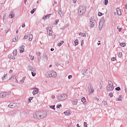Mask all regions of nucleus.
<instances>
[{
    "mask_svg": "<svg viewBox=\"0 0 127 127\" xmlns=\"http://www.w3.org/2000/svg\"><path fill=\"white\" fill-rule=\"evenodd\" d=\"M115 89V86H114V84H113V82L112 81H108V84L107 86V90L108 91H113Z\"/></svg>",
    "mask_w": 127,
    "mask_h": 127,
    "instance_id": "1",
    "label": "nucleus"
},
{
    "mask_svg": "<svg viewBox=\"0 0 127 127\" xmlns=\"http://www.w3.org/2000/svg\"><path fill=\"white\" fill-rule=\"evenodd\" d=\"M33 118L36 120H41V115H40V112H36L33 115Z\"/></svg>",
    "mask_w": 127,
    "mask_h": 127,
    "instance_id": "2",
    "label": "nucleus"
},
{
    "mask_svg": "<svg viewBox=\"0 0 127 127\" xmlns=\"http://www.w3.org/2000/svg\"><path fill=\"white\" fill-rule=\"evenodd\" d=\"M86 11V8L85 7L80 6L78 9V12L79 14L82 15L84 14Z\"/></svg>",
    "mask_w": 127,
    "mask_h": 127,
    "instance_id": "3",
    "label": "nucleus"
},
{
    "mask_svg": "<svg viewBox=\"0 0 127 127\" xmlns=\"http://www.w3.org/2000/svg\"><path fill=\"white\" fill-rule=\"evenodd\" d=\"M67 98V95L66 94H61L58 97L59 101H64Z\"/></svg>",
    "mask_w": 127,
    "mask_h": 127,
    "instance_id": "4",
    "label": "nucleus"
},
{
    "mask_svg": "<svg viewBox=\"0 0 127 127\" xmlns=\"http://www.w3.org/2000/svg\"><path fill=\"white\" fill-rule=\"evenodd\" d=\"M9 108L14 109V108H18V104L16 103H11L8 105Z\"/></svg>",
    "mask_w": 127,
    "mask_h": 127,
    "instance_id": "5",
    "label": "nucleus"
},
{
    "mask_svg": "<svg viewBox=\"0 0 127 127\" xmlns=\"http://www.w3.org/2000/svg\"><path fill=\"white\" fill-rule=\"evenodd\" d=\"M47 29L48 30L47 33L48 35H49L50 36H51L52 35V31H51L52 30V28H51V26H49L47 28Z\"/></svg>",
    "mask_w": 127,
    "mask_h": 127,
    "instance_id": "6",
    "label": "nucleus"
},
{
    "mask_svg": "<svg viewBox=\"0 0 127 127\" xmlns=\"http://www.w3.org/2000/svg\"><path fill=\"white\" fill-rule=\"evenodd\" d=\"M50 77H57V73H56V72L55 71H51L50 72H49V74Z\"/></svg>",
    "mask_w": 127,
    "mask_h": 127,
    "instance_id": "7",
    "label": "nucleus"
},
{
    "mask_svg": "<svg viewBox=\"0 0 127 127\" xmlns=\"http://www.w3.org/2000/svg\"><path fill=\"white\" fill-rule=\"evenodd\" d=\"M40 115L41 116V119H44V118L47 117V113L44 111L40 112Z\"/></svg>",
    "mask_w": 127,
    "mask_h": 127,
    "instance_id": "8",
    "label": "nucleus"
},
{
    "mask_svg": "<svg viewBox=\"0 0 127 127\" xmlns=\"http://www.w3.org/2000/svg\"><path fill=\"white\" fill-rule=\"evenodd\" d=\"M104 20H101L99 22V29L101 30L104 26Z\"/></svg>",
    "mask_w": 127,
    "mask_h": 127,
    "instance_id": "9",
    "label": "nucleus"
},
{
    "mask_svg": "<svg viewBox=\"0 0 127 127\" xmlns=\"http://www.w3.org/2000/svg\"><path fill=\"white\" fill-rule=\"evenodd\" d=\"M90 23L91 24V26L92 27H93V26H95V24L96 23V21L93 19H91L90 21Z\"/></svg>",
    "mask_w": 127,
    "mask_h": 127,
    "instance_id": "10",
    "label": "nucleus"
},
{
    "mask_svg": "<svg viewBox=\"0 0 127 127\" xmlns=\"http://www.w3.org/2000/svg\"><path fill=\"white\" fill-rule=\"evenodd\" d=\"M7 95V93L6 92H1L0 93V98H4V97H6Z\"/></svg>",
    "mask_w": 127,
    "mask_h": 127,
    "instance_id": "11",
    "label": "nucleus"
},
{
    "mask_svg": "<svg viewBox=\"0 0 127 127\" xmlns=\"http://www.w3.org/2000/svg\"><path fill=\"white\" fill-rule=\"evenodd\" d=\"M116 11L118 15H122V11H121V9L119 8H117L116 9Z\"/></svg>",
    "mask_w": 127,
    "mask_h": 127,
    "instance_id": "12",
    "label": "nucleus"
},
{
    "mask_svg": "<svg viewBox=\"0 0 127 127\" xmlns=\"http://www.w3.org/2000/svg\"><path fill=\"white\" fill-rule=\"evenodd\" d=\"M8 58H9V59H12V60H15V58L14 56H13V55H9L8 56Z\"/></svg>",
    "mask_w": 127,
    "mask_h": 127,
    "instance_id": "13",
    "label": "nucleus"
},
{
    "mask_svg": "<svg viewBox=\"0 0 127 127\" xmlns=\"http://www.w3.org/2000/svg\"><path fill=\"white\" fill-rule=\"evenodd\" d=\"M19 50L20 53H23V52H24V47L23 46H22L20 47Z\"/></svg>",
    "mask_w": 127,
    "mask_h": 127,
    "instance_id": "14",
    "label": "nucleus"
},
{
    "mask_svg": "<svg viewBox=\"0 0 127 127\" xmlns=\"http://www.w3.org/2000/svg\"><path fill=\"white\" fill-rule=\"evenodd\" d=\"M14 16V12L13 11L11 12V14L9 15V17L10 18H13Z\"/></svg>",
    "mask_w": 127,
    "mask_h": 127,
    "instance_id": "15",
    "label": "nucleus"
},
{
    "mask_svg": "<svg viewBox=\"0 0 127 127\" xmlns=\"http://www.w3.org/2000/svg\"><path fill=\"white\" fill-rule=\"evenodd\" d=\"M64 114L65 116H70V115H71V112H70V111H66L64 112Z\"/></svg>",
    "mask_w": 127,
    "mask_h": 127,
    "instance_id": "16",
    "label": "nucleus"
},
{
    "mask_svg": "<svg viewBox=\"0 0 127 127\" xmlns=\"http://www.w3.org/2000/svg\"><path fill=\"white\" fill-rule=\"evenodd\" d=\"M94 92V88H93V87L92 85H90V90H89L88 93L89 94H92Z\"/></svg>",
    "mask_w": 127,
    "mask_h": 127,
    "instance_id": "17",
    "label": "nucleus"
},
{
    "mask_svg": "<svg viewBox=\"0 0 127 127\" xmlns=\"http://www.w3.org/2000/svg\"><path fill=\"white\" fill-rule=\"evenodd\" d=\"M38 89L36 88L35 90H33V95H36V94H38Z\"/></svg>",
    "mask_w": 127,
    "mask_h": 127,
    "instance_id": "18",
    "label": "nucleus"
},
{
    "mask_svg": "<svg viewBox=\"0 0 127 127\" xmlns=\"http://www.w3.org/2000/svg\"><path fill=\"white\" fill-rule=\"evenodd\" d=\"M123 100V96L120 95L118 98L117 99V101H121Z\"/></svg>",
    "mask_w": 127,
    "mask_h": 127,
    "instance_id": "19",
    "label": "nucleus"
},
{
    "mask_svg": "<svg viewBox=\"0 0 127 127\" xmlns=\"http://www.w3.org/2000/svg\"><path fill=\"white\" fill-rule=\"evenodd\" d=\"M13 56H14L15 57V56H16V55H17V51L16 50H14L13 51Z\"/></svg>",
    "mask_w": 127,
    "mask_h": 127,
    "instance_id": "20",
    "label": "nucleus"
},
{
    "mask_svg": "<svg viewBox=\"0 0 127 127\" xmlns=\"http://www.w3.org/2000/svg\"><path fill=\"white\" fill-rule=\"evenodd\" d=\"M33 38V36H32V34H30L29 35V41H32Z\"/></svg>",
    "mask_w": 127,
    "mask_h": 127,
    "instance_id": "21",
    "label": "nucleus"
},
{
    "mask_svg": "<svg viewBox=\"0 0 127 127\" xmlns=\"http://www.w3.org/2000/svg\"><path fill=\"white\" fill-rule=\"evenodd\" d=\"M25 79H26V77L24 76L22 79L19 81V83H24V81H25Z\"/></svg>",
    "mask_w": 127,
    "mask_h": 127,
    "instance_id": "22",
    "label": "nucleus"
},
{
    "mask_svg": "<svg viewBox=\"0 0 127 127\" xmlns=\"http://www.w3.org/2000/svg\"><path fill=\"white\" fill-rule=\"evenodd\" d=\"M86 98L85 97H83L81 99V102H82L83 104H86Z\"/></svg>",
    "mask_w": 127,
    "mask_h": 127,
    "instance_id": "23",
    "label": "nucleus"
},
{
    "mask_svg": "<svg viewBox=\"0 0 127 127\" xmlns=\"http://www.w3.org/2000/svg\"><path fill=\"white\" fill-rule=\"evenodd\" d=\"M79 35L80 36H82V37H86V34L85 33H79Z\"/></svg>",
    "mask_w": 127,
    "mask_h": 127,
    "instance_id": "24",
    "label": "nucleus"
},
{
    "mask_svg": "<svg viewBox=\"0 0 127 127\" xmlns=\"http://www.w3.org/2000/svg\"><path fill=\"white\" fill-rule=\"evenodd\" d=\"M118 57H119V58H121V57H123V53L122 52H120L118 53Z\"/></svg>",
    "mask_w": 127,
    "mask_h": 127,
    "instance_id": "25",
    "label": "nucleus"
},
{
    "mask_svg": "<svg viewBox=\"0 0 127 127\" xmlns=\"http://www.w3.org/2000/svg\"><path fill=\"white\" fill-rule=\"evenodd\" d=\"M72 103L73 105H77V103H78V102L77 101V100H74L72 101Z\"/></svg>",
    "mask_w": 127,
    "mask_h": 127,
    "instance_id": "26",
    "label": "nucleus"
},
{
    "mask_svg": "<svg viewBox=\"0 0 127 127\" xmlns=\"http://www.w3.org/2000/svg\"><path fill=\"white\" fill-rule=\"evenodd\" d=\"M59 14H60V16H61V17H63L64 14H63V13L62 12V11L60 10L59 11Z\"/></svg>",
    "mask_w": 127,
    "mask_h": 127,
    "instance_id": "27",
    "label": "nucleus"
},
{
    "mask_svg": "<svg viewBox=\"0 0 127 127\" xmlns=\"http://www.w3.org/2000/svg\"><path fill=\"white\" fill-rule=\"evenodd\" d=\"M120 45L122 47H126V45H127V44H126V43H120Z\"/></svg>",
    "mask_w": 127,
    "mask_h": 127,
    "instance_id": "28",
    "label": "nucleus"
},
{
    "mask_svg": "<svg viewBox=\"0 0 127 127\" xmlns=\"http://www.w3.org/2000/svg\"><path fill=\"white\" fill-rule=\"evenodd\" d=\"M8 78V76H7V74H6L2 78V80H5L6 79H7Z\"/></svg>",
    "mask_w": 127,
    "mask_h": 127,
    "instance_id": "29",
    "label": "nucleus"
},
{
    "mask_svg": "<svg viewBox=\"0 0 127 127\" xmlns=\"http://www.w3.org/2000/svg\"><path fill=\"white\" fill-rule=\"evenodd\" d=\"M63 43H64V41H61V42L58 44L59 46H61V45H62Z\"/></svg>",
    "mask_w": 127,
    "mask_h": 127,
    "instance_id": "30",
    "label": "nucleus"
},
{
    "mask_svg": "<svg viewBox=\"0 0 127 127\" xmlns=\"http://www.w3.org/2000/svg\"><path fill=\"white\" fill-rule=\"evenodd\" d=\"M36 10V8H34L31 11V13L32 14H33V13H34V11H35Z\"/></svg>",
    "mask_w": 127,
    "mask_h": 127,
    "instance_id": "31",
    "label": "nucleus"
},
{
    "mask_svg": "<svg viewBox=\"0 0 127 127\" xmlns=\"http://www.w3.org/2000/svg\"><path fill=\"white\" fill-rule=\"evenodd\" d=\"M17 38H18V37H17V38H16V37H15V38L13 39V42H16V41H17Z\"/></svg>",
    "mask_w": 127,
    "mask_h": 127,
    "instance_id": "32",
    "label": "nucleus"
},
{
    "mask_svg": "<svg viewBox=\"0 0 127 127\" xmlns=\"http://www.w3.org/2000/svg\"><path fill=\"white\" fill-rule=\"evenodd\" d=\"M102 103H103V105H104V106L107 105V101H105V100H103V101H102Z\"/></svg>",
    "mask_w": 127,
    "mask_h": 127,
    "instance_id": "33",
    "label": "nucleus"
},
{
    "mask_svg": "<svg viewBox=\"0 0 127 127\" xmlns=\"http://www.w3.org/2000/svg\"><path fill=\"white\" fill-rule=\"evenodd\" d=\"M30 59L32 61H33V60H34V56H30Z\"/></svg>",
    "mask_w": 127,
    "mask_h": 127,
    "instance_id": "34",
    "label": "nucleus"
},
{
    "mask_svg": "<svg viewBox=\"0 0 127 127\" xmlns=\"http://www.w3.org/2000/svg\"><path fill=\"white\" fill-rule=\"evenodd\" d=\"M74 43H75V45L76 46L78 44V39L75 40Z\"/></svg>",
    "mask_w": 127,
    "mask_h": 127,
    "instance_id": "35",
    "label": "nucleus"
},
{
    "mask_svg": "<svg viewBox=\"0 0 127 127\" xmlns=\"http://www.w3.org/2000/svg\"><path fill=\"white\" fill-rule=\"evenodd\" d=\"M98 16H102L103 15V13L101 12H99L98 13Z\"/></svg>",
    "mask_w": 127,
    "mask_h": 127,
    "instance_id": "36",
    "label": "nucleus"
},
{
    "mask_svg": "<svg viewBox=\"0 0 127 127\" xmlns=\"http://www.w3.org/2000/svg\"><path fill=\"white\" fill-rule=\"evenodd\" d=\"M115 89L116 91H121V88L120 87H117Z\"/></svg>",
    "mask_w": 127,
    "mask_h": 127,
    "instance_id": "37",
    "label": "nucleus"
},
{
    "mask_svg": "<svg viewBox=\"0 0 127 127\" xmlns=\"http://www.w3.org/2000/svg\"><path fill=\"white\" fill-rule=\"evenodd\" d=\"M50 108H51V109H53V110H55V106H50Z\"/></svg>",
    "mask_w": 127,
    "mask_h": 127,
    "instance_id": "38",
    "label": "nucleus"
},
{
    "mask_svg": "<svg viewBox=\"0 0 127 127\" xmlns=\"http://www.w3.org/2000/svg\"><path fill=\"white\" fill-rule=\"evenodd\" d=\"M33 99V97H30L29 98V103H31V100Z\"/></svg>",
    "mask_w": 127,
    "mask_h": 127,
    "instance_id": "39",
    "label": "nucleus"
},
{
    "mask_svg": "<svg viewBox=\"0 0 127 127\" xmlns=\"http://www.w3.org/2000/svg\"><path fill=\"white\" fill-rule=\"evenodd\" d=\"M37 56L39 57H40V56L41 55V53H40V52H38L37 53Z\"/></svg>",
    "mask_w": 127,
    "mask_h": 127,
    "instance_id": "40",
    "label": "nucleus"
},
{
    "mask_svg": "<svg viewBox=\"0 0 127 127\" xmlns=\"http://www.w3.org/2000/svg\"><path fill=\"white\" fill-rule=\"evenodd\" d=\"M108 0H105V5H107L108 4Z\"/></svg>",
    "mask_w": 127,
    "mask_h": 127,
    "instance_id": "41",
    "label": "nucleus"
},
{
    "mask_svg": "<svg viewBox=\"0 0 127 127\" xmlns=\"http://www.w3.org/2000/svg\"><path fill=\"white\" fill-rule=\"evenodd\" d=\"M32 75L33 77H34V76H35V75H36V73L32 72Z\"/></svg>",
    "mask_w": 127,
    "mask_h": 127,
    "instance_id": "42",
    "label": "nucleus"
},
{
    "mask_svg": "<svg viewBox=\"0 0 127 127\" xmlns=\"http://www.w3.org/2000/svg\"><path fill=\"white\" fill-rule=\"evenodd\" d=\"M43 19L45 20L46 19H47V15L45 16L43 18Z\"/></svg>",
    "mask_w": 127,
    "mask_h": 127,
    "instance_id": "43",
    "label": "nucleus"
},
{
    "mask_svg": "<svg viewBox=\"0 0 127 127\" xmlns=\"http://www.w3.org/2000/svg\"><path fill=\"white\" fill-rule=\"evenodd\" d=\"M28 37V36H27V35H25L24 36V39H27Z\"/></svg>",
    "mask_w": 127,
    "mask_h": 127,
    "instance_id": "44",
    "label": "nucleus"
},
{
    "mask_svg": "<svg viewBox=\"0 0 127 127\" xmlns=\"http://www.w3.org/2000/svg\"><path fill=\"white\" fill-rule=\"evenodd\" d=\"M112 61H116V58H112L111 59Z\"/></svg>",
    "mask_w": 127,
    "mask_h": 127,
    "instance_id": "45",
    "label": "nucleus"
},
{
    "mask_svg": "<svg viewBox=\"0 0 127 127\" xmlns=\"http://www.w3.org/2000/svg\"><path fill=\"white\" fill-rule=\"evenodd\" d=\"M84 127H88V126L87 125V123H86V122L84 123Z\"/></svg>",
    "mask_w": 127,
    "mask_h": 127,
    "instance_id": "46",
    "label": "nucleus"
},
{
    "mask_svg": "<svg viewBox=\"0 0 127 127\" xmlns=\"http://www.w3.org/2000/svg\"><path fill=\"white\" fill-rule=\"evenodd\" d=\"M61 106H62L61 105H57V109H60V107H61Z\"/></svg>",
    "mask_w": 127,
    "mask_h": 127,
    "instance_id": "47",
    "label": "nucleus"
},
{
    "mask_svg": "<svg viewBox=\"0 0 127 127\" xmlns=\"http://www.w3.org/2000/svg\"><path fill=\"white\" fill-rule=\"evenodd\" d=\"M32 71H36V68H32Z\"/></svg>",
    "mask_w": 127,
    "mask_h": 127,
    "instance_id": "48",
    "label": "nucleus"
},
{
    "mask_svg": "<svg viewBox=\"0 0 127 127\" xmlns=\"http://www.w3.org/2000/svg\"><path fill=\"white\" fill-rule=\"evenodd\" d=\"M82 44H84V41L83 40H82L81 41V46H83L82 45Z\"/></svg>",
    "mask_w": 127,
    "mask_h": 127,
    "instance_id": "49",
    "label": "nucleus"
},
{
    "mask_svg": "<svg viewBox=\"0 0 127 127\" xmlns=\"http://www.w3.org/2000/svg\"><path fill=\"white\" fill-rule=\"evenodd\" d=\"M50 15H51V14L47 15V18H49Z\"/></svg>",
    "mask_w": 127,
    "mask_h": 127,
    "instance_id": "50",
    "label": "nucleus"
},
{
    "mask_svg": "<svg viewBox=\"0 0 127 127\" xmlns=\"http://www.w3.org/2000/svg\"><path fill=\"white\" fill-rule=\"evenodd\" d=\"M109 96H110V97H113V96H114V95H113L112 93H110V94H109Z\"/></svg>",
    "mask_w": 127,
    "mask_h": 127,
    "instance_id": "51",
    "label": "nucleus"
},
{
    "mask_svg": "<svg viewBox=\"0 0 127 127\" xmlns=\"http://www.w3.org/2000/svg\"><path fill=\"white\" fill-rule=\"evenodd\" d=\"M12 72H13L12 69H10L9 71V73H10H10H12Z\"/></svg>",
    "mask_w": 127,
    "mask_h": 127,
    "instance_id": "52",
    "label": "nucleus"
},
{
    "mask_svg": "<svg viewBox=\"0 0 127 127\" xmlns=\"http://www.w3.org/2000/svg\"><path fill=\"white\" fill-rule=\"evenodd\" d=\"M117 28H118V29H119V31H120V32L122 31V28H120L119 29L118 27H117Z\"/></svg>",
    "mask_w": 127,
    "mask_h": 127,
    "instance_id": "53",
    "label": "nucleus"
},
{
    "mask_svg": "<svg viewBox=\"0 0 127 127\" xmlns=\"http://www.w3.org/2000/svg\"><path fill=\"white\" fill-rule=\"evenodd\" d=\"M72 78V75H70L68 76V79H71Z\"/></svg>",
    "mask_w": 127,
    "mask_h": 127,
    "instance_id": "54",
    "label": "nucleus"
},
{
    "mask_svg": "<svg viewBox=\"0 0 127 127\" xmlns=\"http://www.w3.org/2000/svg\"><path fill=\"white\" fill-rule=\"evenodd\" d=\"M22 27H25V24H23L22 25Z\"/></svg>",
    "mask_w": 127,
    "mask_h": 127,
    "instance_id": "55",
    "label": "nucleus"
},
{
    "mask_svg": "<svg viewBox=\"0 0 127 127\" xmlns=\"http://www.w3.org/2000/svg\"><path fill=\"white\" fill-rule=\"evenodd\" d=\"M58 22H59V20H56V23H58Z\"/></svg>",
    "mask_w": 127,
    "mask_h": 127,
    "instance_id": "56",
    "label": "nucleus"
},
{
    "mask_svg": "<svg viewBox=\"0 0 127 127\" xmlns=\"http://www.w3.org/2000/svg\"><path fill=\"white\" fill-rule=\"evenodd\" d=\"M13 78H14V76L11 77V78H9V80H12V79H13Z\"/></svg>",
    "mask_w": 127,
    "mask_h": 127,
    "instance_id": "57",
    "label": "nucleus"
},
{
    "mask_svg": "<svg viewBox=\"0 0 127 127\" xmlns=\"http://www.w3.org/2000/svg\"><path fill=\"white\" fill-rule=\"evenodd\" d=\"M52 99H55V96L52 95Z\"/></svg>",
    "mask_w": 127,
    "mask_h": 127,
    "instance_id": "58",
    "label": "nucleus"
},
{
    "mask_svg": "<svg viewBox=\"0 0 127 127\" xmlns=\"http://www.w3.org/2000/svg\"><path fill=\"white\" fill-rule=\"evenodd\" d=\"M51 51H54V48H51Z\"/></svg>",
    "mask_w": 127,
    "mask_h": 127,
    "instance_id": "59",
    "label": "nucleus"
},
{
    "mask_svg": "<svg viewBox=\"0 0 127 127\" xmlns=\"http://www.w3.org/2000/svg\"><path fill=\"white\" fill-rule=\"evenodd\" d=\"M56 36H55V35H53V38H55Z\"/></svg>",
    "mask_w": 127,
    "mask_h": 127,
    "instance_id": "60",
    "label": "nucleus"
},
{
    "mask_svg": "<svg viewBox=\"0 0 127 127\" xmlns=\"http://www.w3.org/2000/svg\"><path fill=\"white\" fill-rule=\"evenodd\" d=\"M98 42H99V43H98V45H100V44H101V43H100V42H101V41H99Z\"/></svg>",
    "mask_w": 127,
    "mask_h": 127,
    "instance_id": "61",
    "label": "nucleus"
},
{
    "mask_svg": "<svg viewBox=\"0 0 127 127\" xmlns=\"http://www.w3.org/2000/svg\"><path fill=\"white\" fill-rule=\"evenodd\" d=\"M27 1V0H24V2H25V4H26V1Z\"/></svg>",
    "mask_w": 127,
    "mask_h": 127,
    "instance_id": "62",
    "label": "nucleus"
},
{
    "mask_svg": "<svg viewBox=\"0 0 127 127\" xmlns=\"http://www.w3.org/2000/svg\"><path fill=\"white\" fill-rule=\"evenodd\" d=\"M125 8H126V9H127V4L125 6Z\"/></svg>",
    "mask_w": 127,
    "mask_h": 127,
    "instance_id": "63",
    "label": "nucleus"
},
{
    "mask_svg": "<svg viewBox=\"0 0 127 127\" xmlns=\"http://www.w3.org/2000/svg\"><path fill=\"white\" fill-rule=\"evenodd\" d=\"M77 127H80V125H79V124H77Z\"/></svg>",
    "mask_w": 127,
    "mask_h": 127,
    "instance_id": "64",
    "label": "nucleus"
}]
</instances>
